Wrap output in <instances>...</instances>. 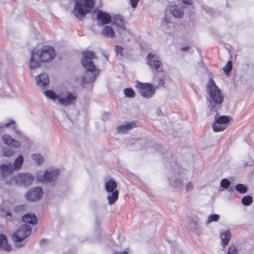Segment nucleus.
I'll return each mask as SVG.
<instances>
[{"label": "nucleus", "instance_id": "obj_23", "mask_svg": "<svg viewBox=\"0 0 254 254\" xmlns=\"http://www.w3.org/2000/svg\"><path fill=\"white\" fill-rule=\"evenodd\" d=\"M101 33L107 38H112L115 36V32L113 28L109 26H105L103 27Z\"/></svg>", "mask_w": 254, "mask_h": 254}, {"label": "nucleus", "instance_id": "obj_27", "mask_svg": "<svg viewBox=\"0 0 254 254\" xmlns=\"http://www.w3.org/2000/svg\"><path fill=\"white\" fill-rule=\"evenodd\" d=\"M230 121V117L227 116H221L219 117H217L216 116L215 117V122L218 124H222V125H226Z\"/></svg>", "mask_w": 254, "mask_h": 254}, {"label": "nucleus", "instance_id": "obj_26", "mask_svg": "<svg viewBox=\"0 0 254 254\" xmlns=\"http://www.w3.org/2000/svg\"><path fill=\"white\" fill-rule=\"evenodd\" d=\"M44 95L48 98L55 100L57 99L58 100L59 97L60 96V93L57 94L55 91L52 90H48L44 91Z\"/></svg>", "mask_w": 254, "mask_h": 254}, {"label": "nucleus", "instance_id": "obj_41", "mask_svg": "<svg viewBox=\"0 0 254 254\" xmlns=\"http://www.w3.org/2000/svg\"><path fill=\"white\" fill-rule=\"evenodd\" d=\"M139 0H129V3L133 8L137 6V3Z\"/></svg>", "mask_w": 254, "mask_h": 254}, {"label": "nucleus", "instance_id": "obj_28", "mask_svg": "<svg viewBox=\"0 0 254 254\" xmlns=\"http://www.w3.org/2000/svg\"><path fill=\"white\" fill-rule=\"evenodd\" d=\"M226 126L222 125V124H218L214 122L213 124V129L215 132L221 131L225 130L226 128Z\"/></svg>", "mask_w": 254, "mask_h": 254}, {"label": "nucleus", "instance_id": "obj_11", "mask_svg": "<svg viewBox=\"0 0 254 254\" xmlns=\"http://www.w3.org/2000/svg\"><path fill=\"white\" fill-rule=\"evenodd\" d=\"M77 98V94L75 92H70L66 90H63L60 92L58 102L64 106L72 104Z\"/></svg>", "mask_w": 254, "mask_h": 254}, {"label": "nucleus", "instance_id": "obj_39", "mask_svg": "<svg viewBox=\"0 0 254 254\" xmlns=\"http://www.w3.org/2000/svg\"><path fill=\"white\" fill-rule=\"evenodd\" d=\"M221 186L225 189H227L230 185V182L227 179H223L220 183Z\"/></svg>", "mask_w": 254, "mask_h": 254}, {"label": "nucleus", "instance_id": "obj_44", "mask_svg": "<svg viewBox=\"0 0 254 254\" xmlns=\"http://www.w3.org/2000/svg\"><path fill=\"white\" fill-rule=\"evenodd\" d=\"M183 3L187 4V5H191L192 2L191 0H182Z\"/></svg>", "mask_w": 254, "mask_h": 254}, {"label": "nucleus", "instance_id": "obj_4", "mask_svg": "<svg viewBox=\"0 0 254 254\" xmlns=\"http://www.w3.org/2000/svg\"><path fill=\"white\" fill-rule=\"evenodd\" d=\"M5 181L7 184H12L13 183L18 185L27 186L30 185L34 180L33 176L29 173H19L13 179L11 176L6 177Z\"/></svg>", "mask_w": 254, "mask_h": 254}, {"label": "nucleus", "instance_id": "obj_43", "mask_svg": "<svg viewBox=\"0 0 254 254\" xmlns=\"http://www.w3.org/2000/svg\"><path fill=\"white\" fill-rule=\"evenodd\" d=\"M2 211H3L4 216L6 217V218L7 219H9V220H10V218L11 217V213L8 211H3V210H2Z\"/></svg>", "mask_w": 254, "mask_h": 254}, {"label": "nucleus", "instance_id": "obj_3", "mask_svg": "<svg viewBox=\"0 0 254 254\" xmlns=\"http://www.w3.org/2000/svg\"><path fill=\"white\" fill-rule=\"evenodd\" d=\"M75 3L72 12L78 19L81 20L94 7L93 0H74Z\"/></svg>", "mask_w": 254, "mask_h": 254}, {"label": "nucleus", "instance_id": "obj_32", "mask_svg": "<svg viewBox=\"0 0 254 254\" xmlns=\"http://www.w3.org/2000/svg\"><path fill=\"white\" fill-rule=\"evenodd\" d=\"M220 218V216L218 214H212L208 216L207 220L206 221L207 224H209L213 222H217L219 220Z\"/></svg>", "mask_w": 254, "mask_h": 254}, {"label": "nucleus", "instance_id": "obj_20", "mask_svg": "<svg viewBox=\"0 0 254 254\" xmlns=\"http://www.w3.org/2000/svg\"><path fill=\"white\" fill-rule=\"evenodd\" d=\"M169 9L171 14L176 18H181L184 15V11L182 8L177 5H171Z\"/></svg>", "mask_w": 254, "mask_h": 254}, {"label": "nucleus", "instance_id": "obj_33", "mask_svg": "<svg viewBox=\"0 0 254 254\" xmlns=\"http://www.w3.org/2000/svg\"><path fill=\"white\" fill-rule=\"evenodd\" d=\"M253 202V198L250 195L244 196L242 199V202L244 205H249Z\"/></svg>", "mask_w": 254, "mask_h": 254}, {"label": "nucleus", "instance_id": "obj_13", "mask_svg": "<svg viewBox=\"0 0 254 254\" xmlns=\"http://www.w3.org/2000/svg\"><path fill=\"white\" fill-rule=\"evenodd\" d=\"M97 25L101 27L105 24L110 23L112 21L111 15L102 10H98L96 12Z\"/></svg>", "mask_w": 254, "mask_h": 254}, {"label": "nucleus", "instance_id": "obj_1", "mask_svg": "<svg viewBox=\"0 0 254 254\" xmlns=\"http://www.w3.org/2000/svg\"><path fill=\"white\" fill-rule=\"evenodd\" d=\"M206 99L209 102L207 108V112L209 115L217 112L221 107L224 99V95L212 78L209 79L206 85Z\"/></svg>", "mask_w": 254, "mask_h": 254}, {"label": "nucleus", "instance_id": "obj_8", "mask_svg": "<svg viewBox=\"0 0 254 254\" xmlns=\"http://www.w3.org/2000/svg\"><path fill=\"white\" fill-rule=\"evenodd\" d=\"M139 93L142 96L146 98L152 97L155 94L156 87L149 83H141L138 82L135 84Z\"/></svg>", "mask_w": 254, "mask_h": 254}, {"label": "nucleus", "instance_id": "obj_37", "mask_svg": "<svg viewBox=\"0 0 254 254\" xmlns=\"http://www.w3.org/2000/svg\"><path fill=\"white\" fill-rule=\"evenodd\" d=\"M14 153V151L10 148H5L2 150V154L4 156L9 157L12 156Z\"/></svg>", "mask_w": 254, "mask_h": 254}, {"label": "nucleus", "instance_id": "obj_24", "mask_svg": "<svg viewBox=\"0 0 254 254\" xmlns=\"http://www.w3.org/2000/svg\"><path fill=\"white\" fill-rule=\"evenodd\" d=\"M37 220L36 216L32 213H27L22 217V220L26 223L33 224Z\"/></svg>", "mask_w": 254, "mask_h": 254}, {"label": "nucleus", "instance_id": "obj_40", "mask_svg": "<svg viewBox=\"0 0 254 254\" xmlns=\"http://www.w3.org/2000/svg\"><path fill=\"white\" fill-rule=\"evenodd\" d=\"M157 82V87H164L165 82L163 78H160L156 80Z\"/></svg>", "mask_w": 254, "mask_h": 254}, {"label": "nucleus", "instance_id": "obj_47", "mask_svg": "<svg viewBox=\"0 0 254 254\" xmlns=\"http://www.w3.org/2000/svg\"><path fill=\"white\" fill-rule=\"evenodd\" d=\"M160 112H161V111H159L158 112V115H159Z\"/></svg>", "mask_w": 254, "mask_h": 254}, {"label": "nucleus", "instance_id": "obj_29", "mask_svg": "<svg viewBox=\"0 0 254 254\" xmlns=\"http://www.w3.org/2000/svg\"><path fill=\"white\" fill-rule=\"evenodd\" d=\"M32 159L39 165H41L44 161L43 157L39 153H34L31 155Z\"/></svg>", "mask_w": 254, "mask_h": 254}, {"label": "nucleus", "instance_id": "obj_34", "mask_svg": "<svg viewBox=\"0 0 254 254\" xmlns=\"http://www.w3.org/2000/svg\"><path fill=\"white\" fill-rule=\"evenodd\" d=\"M235 189L237 191L241 193H246L247 191V187L241 184H239L236 185Z\"/></svg>", "mask_w": 254, "mask_h": 254}, {"label": "nucleus", "instance_id": "obj_31", "mask_svg": "<svg viewBox=\"0 0 254 254\" xmlns=\"http://www.w3.org/2000/svg\"><path fill=\"white\" fill-rule=\"evenodd\" d=\"M126 96L128 98H133L135 96V92L132 88H127L124 90Z\"/></svg>", "mask_w": 254, "mask_h": 254}, {"label": "nucleus", "instance_id": "obj_14", "mask_svg": "<svg viewBox=\"0 0 254 254\" xmlns=\"http://www.w3.org/2000/svg\"><path fill=\"white\" fill-rule=\"evenodd\" d=\"M43 192L40 187H36L29 190L26 194V197L29 201H34L39 200L42 196Z\"/></svg>", "mask_w": 254, "mask_h": 254}, {"label": "nucleus", "instance_id": "obj_46", "mask_svg": "<svg viewBox=\"0 0 254 254\" xmlns=\"http://www.w3.org/2000/svg\"><path fill=\"white\" fill-rule=\"evenodd\" d=\"M114 254H128V253L126 251H123L121 252H116Z\"/></svg>", "mask_w": 254, "mask_h": 254}, {"label": "nucleus", "instance_id": "obj_36", "mask_svg": "<svg viewBox=\"0 0 254 254\" xmlns=\"http://www.w3.org/2000/svg\"><path fill=\"white\" fill-rule=\"evenodd\" d=\"M237 249L234 245H230L228 248L227 254H237Z\"/></svg>", "mask_w": 254, "mask_h": 254}, {"label": "nucleus", "instance_id": "obj_16", "mask_svg": "<svg viewBox=\"0 0 254 254\" xmlns=\"http://www.w3.org/2000/svg\"><path fill=\"white\" fill-rule=\"evenodd\" d=\"M3 142L11 147L17 148L21 145V142L12 138L9 135L5 134L2 136Z\"/></svg>", "mask_w": 254, "mask_h": 254}, {"label": "nucleus", "instance_id": "obj_17", "mask_svg": "<svg viewBox=\"0 0 254 254\" xmlns=\"http://www.w3.org/2000/svg\"><path fill=\"white\" fill-rule=\"evenodd\" d=\"M37 84L41 87L47 85L49 83L48 75L46 74H40L35 77Z\"/></svg>", "mask_w": 254, "mask_h": 254}, {"label": "nucleus", "instance_id": "obj_21", "mask_svg": "<svg viewBox=\"0 0 254 254\" xmlns=\"http://www.w3.org/2000/svg\"><path fill=\"white\" fill-rule=\"evenodd\" d=\"M0 250L6 252L11 250V246L8 244L6 237L3 234H0Z\"/></svg>", "mask_w": 254, "mask_h": 254}, {"label": "nucleus", "instance_id": "obj_7", "mask_svg": "<svg viewBox=\"0 0 254 254\" xmlns=\"http://www.w3.org/2000/svg\"><path fill=\"white\" fill-rule=\"evenodd\" d=\"M59 175V170L55 168H49L43 174L38 172L36 175V180L42 183H52L55 182Z\"/></svg>", "mask_w": 254, "mask_h": 254}, {"label": "nucleus", "instance_id": "obj_22", "mask_svg": "<svg viewBox=\"0 0 254 254\" xmlns=\"http://www.w3.org/2000/svg\"><path fill=\"white\" fill-rule=\"evenodd\" d=\"M113 23L119 28V31L121 34L122 31L126 30V28L124 24L123 18L121 16L117 15L114 18Z\"/></svg>", "mask_w": 254, "mask_h": 254}, {"label": "nucleus", "instance_id": "obj_9", "mask_svg": "<svg viewBox=\"0 0 254 254\" xmlns=\"http://www.w3.org/2000/svg\"><path fill=\"white\" fill-rule=\"evenodd\" d=\"M31 232V227L27 224L20 226L12 236L13 240L20 242L28 237Z\"/></svg>", "mask_w": 254, "mask_h": 254}, {"label": "nucleus", "instance_id": "obj_12", "mask_svg": "<svg viewBox=\"0 0 254 254\" xmlns=\"http://www.w3.org/2000/svg\"><path fill=\"white\" fill-rule=\"evenodd\" d=\"M147 64L150 67L157 72L163 71V64L160 57L153 53H149L147 57Z\"/></svg>", "mask_w": 254, "mask_h": 254}, {"label": "nucleus", "instance_id": "obj_15", "mask_svg": "<svg viewBox=\"0 0 254 254\" xmlns=\"http://www.w3.org/2000/svg\"><path fill=\"white\" fill-rule=\"evenodd\" d=\"M174 187L182 189L183 187L187 192L192 191L194 189V184L192 182L189 181L185 183L182 180H177L172 183H170Z\"/></svg>", "mask_w": 254, "mask_h": 254}, {"label": "nucleus", "instance_id": "obj_6", "mask_svg": "<svg viewBox=\"0 0 254 254\" xmlns=\"http://www.w3.org/2000/svg\"><path fill=\"white\" fill-rule=\"evenodd\" d=\"M23 162V157L22 155L18 156L14 160L13 165L11 164H3L0 166L2 177L5 179L11 176V174L14 169H19Z\"/></svg>", "mask_w": 254, "mask_h": 254}, {"label": "nucleus", "instance_id": "obj_25", "mask_svg": "<svg viewBox=\"0 0 254 254\" xmlns=\"http://www.w3.org/2000/svg\"><path fill=\"white\" fill-rule=\"evenodd\" d=\"M4 126L7 128H10L12 129L16 134L15 137L17 138H19V136L21 135V134L17 130L15 122L13 121L10 120L9 122L6 123Z\"/></svg>", "mask_w": 254, "mask_h": 254}, {"label": "nucleus", "instance_id": "obj_10", "mask_svg": "<svg viewBox=\"0 0 254 254\" xmlns=\"http://www.w3.org/2000/svg\"><path fill=\"white\" fill-rule=\"evenodd\" d=\"M83 58L81 63L83 66L89 71L94 72L96 70V67L92 62V59L95 58L94 54L90 51H84L82 52Z\"/></svg>", "mask_w": 254, "mask_h": 254}, {"label": "nucleus", "instance_id": "obj_45", "mask_svg": "<svg viewBox=\"0 0 254 254\" xmlns=\"http://www.w3.org/2000/svg\"><path fill=\"white\" fill-rule=\"evenodd\" d=\"M190 48L191 47L190 46H187L185 47L182 48L181 50L182 51L186 52L189 51Z\"/></svg>", "mask_w": 254, "mask_h": 254}, {"label": "nucleus", "instance_id": "obj_19", "mask_svg": "<svg viewBox=\"0 0 254 254\" xmlns=\"http://www.w3.org/2000/svg\"><path fill=\"white\" fill-rule=\"evenodd\" d=\"M231 237V233L228 230H225L221 233L220 238L221 240V245L223 248H225L229 244Z\"/></svg>", "mask_w": 254, "mask_h": 254}, {"label": "nucleus", "instance_id": "obj_42", "mask_svg": "<svg viewBox=\"0 0 254 254\" xmlns=\"http://www.w3.org/2000/svg\"><path fill=\"white\" fill-rule=\"evenodd\" d=\"M25 205H20L15 207L14 210L16 212H20V211L23 210L25 209Z\"/></svg>", "mask_w": 254, "mask_h": 254}, {"label": "nucleus", "instance_id": "obj_2", "mask_svg": "<svg viewBox=\"0 0 254 254\" xmlns=\"http://www.w3.org/2000/svg\"><path fill=\"white\" fill-rule=\"evenodd\" d=\"M55 56V52L53 47L44 46L36 51H32L30 58V68L34 69L40 66L41 62H51Z\"/></svg>", "mask_w": 254, "mask_h": 254}, {"label": "nucleus", "instance_id": "obj_18", "mask_svg": "<svg viewBox=\"0 0 254 254\" xmlns=\"http://www.w3.org/2000/svg\"><path fill=\"white\" fill-rule=\"evenodd\" d=\"M135 127L136 123L135 122H127L125 124L118 127L117 130L119 133H124Z\"/></svg>", "mask_w": 254, "mask_h": 254}, {"label": "nucleus", "instance_id": "obj_30", "mask_svg": "<svg viewBox=\"0 0 254 254\" xmlns=\"http://www.w3.org/2000/svg\"><path fill=\"white\" fill-rule=\"evenodd\" d=\"M86 77L84 76L81 78V84L82 86H84V84L86 82H93L96 78V75L94 74H92L91 76L86 74Z\"/></svg>", "mask_w": 254, "mask_h": 254}, {"label": "nucleus", "instance_id": "obj_38", "mask_svg": "<svg viewBox=\"0 0 254 254\" xmlns=\"http://www.w3.org/2000/svg\"><path fill=\"white\" fill-rule=\"evenodd\" d=\"M115 50L116 52V54L117 56H123V55H124V48L120 46H119V45H116L115 47Z\"/></svg>", "mask_w": 254, "mask_h": 254}, {"label": "nucleus", "instance_id": "obj_35", "mask_svg": "<svg viewBox=\"0 0 254 254\" xmlns=\"http://www.w3.org/2000/svg\"><path fill=\"white\" fill-rule=\"evenodd\" d=\"M232 68V63L231 61H229L227 64L223 67V70L226 74H228L231 71Z\"/></svg>", "mask_w": 254, "mask_h": 254}, {"label": "nucleus", "instance_id": "obj_5", "mask_svg": "<svg viewBox=\"0 0 254 254\" xmlns=\"http://www.w3.org/2000/svg\"><path fill=\"white\" fill-rule=\"evenodd\" d=\"M104 186L106 191L108 193H111L107 195V198L109 204L113 205L119 198V191L117 190V183L114 180L110 179L105 182Z\"/></svg>", "mask_w": 254, "mask_h": 254}]
</instances>
